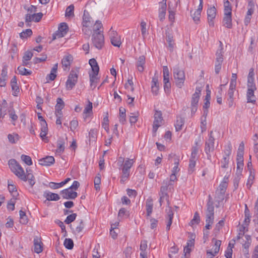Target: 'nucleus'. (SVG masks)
I'll list each match as a JSON object with an SVG mask.
<instances>
[{"label": "nucleus", "mask_w": 258, "mask_h": 258, "mask_svg": "<svg viewBox=\"0 0 258 258\" xmlns=\"http://www.w3.org/2000/svg\"><path fill=\"white\" fill-rule=\"evenodd\" d=\"M220 48L218 49L217 52H216V60H218V59H223V47H222V43L221 41H220Z\"/></svg>", "instance_id": "46"}, {"label": "nucleus", "mask_w": 258, "mask_h": 258, "mask_svg": "<svg viewBox=\"0 0 258 258\" xmlns=\"http://www.w3.org/2000/svg\"><path fill=\"white\" fill-rule=\"evenodd\" d=\"M102 27V24L99 21H96L93 28V32H101L102 33L103 31L100 30Z\"/></svg>", "instance_id": "48"}, {"label": "nucleus", "mask_w": 258, "mask_h": 258, "mask_svg": "<svg viewBox=\"0 0 258 258\" xmlns=\"http://www.w3.org/2000/svg\"><path fill=\"white\" fill-rule=\"evenodd\" d=\"M74 6L73 5H71L67 7L66 11V16L71 17L74 16Z\"/></svg>", "instance_id": "43"}, {"label": "nucleus", "mask_w": 258, "mask_h": 258, "mask_svg": "<svg viewBox=\"0 0 258 258\" xmlns=\"http://www.w3.org/2000/svg\"><path fill=\"white\" fill-rule=\"evenodd\" d=\"M78 126L77 120L73 119L70 122V128L72 131H74Z\"/></svg>", "instance_id": "64"}, {"label": "nucleus", "mask_w": 258, "mask_h": 258, "mask_svg": "<svg viewBox=\"0 0 258 258\" xmlns=\"http://www.w3.org/2000/svg\"><path fill=\"white\" fill-rule=\"evenodd\" d=\"M73 57L72 55L69 54L63 56L61 60V64L63 70H65L67 69H70L71 64L73 61Z\"/></svg>", "instance_id": "21"}, {"label": "nucleus", "mask_w": 258, "mask_h": 258, "mask_svg": "<svg viewBox=\"0 0 258 258\" xmlns=\"http://www.w3.org/2000/svg\"><path fill=\"white\" fill-rule=\"evenodd\" d=\"M227 187V183H226V182H222L220 184L219 188L216 191V194L217 196V198H218L219 202L223 200Z\"/></svg>", "instance_id": "13"}, {"label": "nucleus", "mask_w": 258, "mask_h": 258, "mask_svg": "<svg viewBox=\"0 0 258 258\" xmlns=\"http://www.w3.org/2000/svg\"><path fill=\"white\" fill-rule=\"evenodd\" d=\"M254 69L252 68L249 70L247 77V87H256L254 83Z\"/></svg>", "instance_id": "27"}, {"label": "nucleus", "mask_w": 258, "mask_h": 258, "mask_svg": "<svg viewBox=\"0 0 258 258\" xmlns=\"http://www.w3.org/2000/svg\"><path fill=\"white\" fill-rule=\"evenodd\" d=\"M55 160L52 156H46L39 160V163L42 166H50L54 163Z\"/></svg>", "instance_id": "22"}, {"label": "nucleus", "mask_w": 258, "mask_h": 258, "mask_svg": "<svg viewBox=\"0 0 258 258\" xmlns=\"http://www.w3.org/2000/svg\"><path fill=\"white\" fill-rule=\"evenodd\" d=\"M229 160V156H223L222 160L221 161V167L223 168H226L228 166Z\"/></svg>", "instance_id": "51"}, {"label": "nucleus", "mask_w": 258, "mask_h": 258, "mask_svg": "<svg viewBox=\"0 0 258 258\" xmlns=\"http://www.w3.org/2000/svg\"><path fill=\"white\" fill-rule=\"evenodd\" d=\"M33 56V54L31 51H27L25 52L23 56V59H25V60L29 61L32 58Z\"/></svg>", "instance_id": "60"}, {"label": "nucleus", "mask_w": 258, "mask_h": 258, "mask_svg": "<svg viewBox=\"0 0 258 258\" xmlns=\"http://www.w3.org/2000/svg\"><path fill=\"white\" fill-rule=\"evenodd\" d=\"M8 138L11 143L15 144L19 140L20 137L17 134H9Z\"/></svg>", "instance_id": "35"}, {"label": "nucleus", "mask_w": 258, "mask_h": 258, "mask_svg": "<svg viewBox=\"0 0 258 258\" xmlns=\"http://www.w3.org/2000/svg\"><path fill=\"white\" fill-rule=\"evenodd\" d=\"M153 206V200L151 198L148 199L146 203L147 216L148 217L150 216L152 213Z\"/></svg>", "instance_id": "31"}, {"label": "nucleus", "mask_w": 258, "mask_h": 258, "mask_svg": "<svg viewBox=\"0 0 258 258\" xmlns=\"http://www.w3.org/2000/svg\"><path fill=\"white\" fill-rule=\"evenodd\" d=\"M202 89L196 87L195 92L192 94L191 100V113L194 115L197 110L198 105Z\"/></svg>", "instance_id": "8"}, {"label": "nucleus", "mask_w": 258, "mask_h": 258, "mask_svg": "<svg viewBox=\"0 0 258 258\" xmlns=\"http://www.w3.org/2000/svg\"><path fill=\"white\" fill-rule=\"evenodd\" d=\"M27 180H28L29 183L31 186H33L35 183V179L32 173H28L26 175Z\"/></svg>", "instance_id": "49"}, {"label": "nucleus", "mask_w": 258, "mask_h": 258, "mask_svg": "<svg viewBox=\"0 0 258 258\" xmlns=\"http://www.w3.org/2000/svg\"><path fill=\"white\" fill-rule=\"evenodd\" d=\"M209 200L207 204L206 222V223L213 224L214 219V207L213 206V203L211 201V197L210 195H209Z\"/></svg>", "instance_id": "7"}, {"label": "nucleus", "mask_w": 258, "mask_h": 258, "mask_svg": "<svg viewBox=\"0 0 258 258\" xmlns=\"http://www.w3.org/2000/svg\"><path fill=\"white\" fill-rule=\"evenodd\" d=\"M67 140V137H59L57 141V149L56 152L58 154H61L65 149V143Z\"/></svg>", "instance_id": "19"}, {"label": "nucleus", "mask_w": 258, "mask_h": 258, "mask_svg": "<svg viewBox=\"0 0 258 258\" xmlns=\"http://www.w3.org/2000/svg\"><path fill=\"white\" fill-rule=\"evenodd\" d=\"M79 69L78 68L72 69L68 76L66 82V88L67 90H72L77 83Z\"/></svg>", "instance_id": "5"}, {"label": "nucleus", "mask_w": 258, "mask_h": 258, "mask_svg": "<svg viewBox=\"0 0 258 258\" xmlns=\"http://www.w3.org/2000/svg\"><path fill=\"white\" fill-rule=\"evenodd\" d=\"M232 152V145L230 142L225 146V149L224 151V156H229Z\"/></svg>", "instance_id": "41"}, {"label": "nucleus", "mask_w": 258, "mask_h": 258, "mask_svg": "<svg viewBox=\"0 0 258 258\" xmlns=\"http://www.w3.org/2000/svg\"><path fill=\"white\" fill-rule=\"evenodd\" d=\"M198 153V148L197 147H194L192 148L190 159H198L197 154Z\"/></svg>", "instance_id": "62"}, {"label": "nucleus", "mask_w": 258, "mask_h": 258, "mask_svg": "<svg viewBox=\"0 0 258 258\" xmlns=\"http://www.w3.org/2000/svg\"><path fill=\"white\" fill-rule=\"evenodd\" d=\"M84 227V224L83 221L81 220L78 224V225L76 226L75 230H74V232L75 234H79L81 233Z\"/></svg>", "instance_id": "38"}, {"label": "nucleus", "mask_w": 258, "mask_h": 258, "mask_svg": "<svg viewBox=\"0 0 258 258\" xmlns=\"http://www.w3.org/2000/svg\"><path fill=\"white\" fill-rule=\"evenodd\" d=\"M223 61V59H218V60H216L215 71L216 74H218L219 73L221 69V64Z\"/></svg>", "instance_id": "45"}, {"label": "nucleus", "mask_w": 258, "mask_h": 258, "mask_svg": "<svg viewBox=\"0 0 258 258\" xmlns=\"http://www.w3.org/2000/svg\"><path fill=\"white\" fill-rule=\"evenodd\" d=\"M254 179V175L250 171V174L248 177V179L247 180V183H246V186L248 189H250V187L251 186L252 184H253V180Z\"/></svg>", "instance_id": "52"}, {"label": "nucleus", "mask_w": 258, "mask_h": 258, "mask_svg": "<svg viewBox=\"0 0 258 258\" xmlns=\"http://www.w3.org/2000/svg\"><path fill=\"white\" fill-rule=\"evenodd\" d=\"M159 18L160 21H163L166 15L167 5L164 3H159Z\"/></svg>", "instance_id": "26"}, {"label": "nucleus", "mask_w": 258, "mask_h": 258, "mask_svg": "<svg viewBox=\"0 0 258 258\" xmlns=\"http://www.w3.org/2000/svg\"><path fill=\"white\" fill-rule=\"evenodd\" d=\"M135 161L133 159L124 158L120 156L118 158L117 165L121 171L120 177V182L124 184L125 182L129 179L130 176L131 169L133 166Z\"/></svg>", "instance_id": "1"}, {"label": "nucleus", "mask_w": 258, "mask_h": 258, "mask_svg": "<svg viewBox=\"0 0 258 258\" xmlns=\"http://www.w3.org/2000/svg\"><path fill=\"white\" fill-rule=\"evenodd\" d=\"M125 109L123 107L119 108V121L122 124H124L126 122Z\"/></svg>", "instance_id": "33"}, {"label": "nucleus", "mask_w": 258, "mask_h": 258, "mask_svg": "<svg viewBox=\"0 0 258 258\" xmlns=\"http://www.w3.org/2000/svg\"><path fill=\"white\" fill-rule=\"evenodd\" d=\"M212 242L214 243L213 247L211 249L207 250L206 254L208 258H213L217 255L220 250V247L221 244V241L217 240L213 238Z\"/></svg>", "instance_id": "9"}, {"label": "nucleus", "mask_w": 258, "mask_h": 258, "mask_svg": "<svg viewBox=\"0 0 258 258\" xmlns=\"http://www.w3.org/2000/svg\"><path fill=\"white\" fill-rule=\"evenodd\" d=\"M115 230H118L117 228H116V227H113L112 225H111V229L110 230V234L113 239H115L117 237V232Z\"/></svg>", "instance_id": "57"}, {"label": "nucleus", "mask_w": 258, "mask_h": 258, "mask_svg": "<svg viewBox=\"0 0 258 258\" xmlns=\"http://www.w3.org/2000/svg\"><path fill=\"white\" fill-rule=\"evenodd\" d=\"M64 246L68 249H72L74 247V242L72 239L66 238L64 240Z\"/></svg>", "instance_id": "39"}, {"label": "nucleus", "mask_w": 258, "mask_h": 258, "mask_svg": "<svg viewBox=\"0 0 258 258\" xmlns=\"http://www.w3.org/2000/svg\"><path fill=\"white\" fill-rule=\"evenodd\" d=\"M8 189L13 197H17L18 195L16 187L14 185L8 184Z\"/></svg>", "instance_id": "50"}, {"label": "nucleus", "mask_w": 258, "mask_h": 258, "mask_svg": "<svg viewBox=\"0 0 258 258\" xmlns=\"http://www.w3.org/2000/svg\"><path fill=\"white\" fill-rule=\"evenodd\" d=\"M191 13V16L193 20L195 21V22L197 24H198L200 20V17H201V13L200 12H199L197 11H195L194 14H192V11H190Z\"/></svg>", "instance_id": "42"}, {"label": "nucleus", "mask_w": 258, "mask_h": 258, "mask_svg": "<svg viewBox=\"0 0 258 258\" xmlns=\"http://www.w3.org/2000/svg\"><path fill=\"white\" fill-rule=\"evenodd\" d=\"M77 217V214L76 213H73L67 216V218L64 220V222L67 224H70L72 222H73Z\"/></svg>", "instance_id": "53"}, {"label": "nucleus", "mask_w": 258, "mask_h": 258, "mask_svg": "<svg viewBox=\"0 0 258 258\" xmlns=\"http://www.w3.org/2000/svg\"><path fill=\"white\" fill-rule=\"evenodd\" d=\"M56 77V74L55 72H52L51 71L49 74H48L46 77V82H49L50 81H53Z\"/></svg>", "instance_id": "58"}, {"label": "nucleus", "mask_w": 258, "mask_h": 258, "mask_svg": "<svg viewBox=\"0 0 258 258\" xmlns=\"http://www.w3.org/2000/svg\"><path fill=\"white\" fill-rule=\"evenodd\" d=\"M173 189V184L169 179L167 178L163 181L162 185L161 186L160 194L165 195H168L167 191Z\"/></svg>", "instance_id": "17"}, {"label": "nucleus", "mask_w": 258, "mask_h": 258, "mask_svg": "<svg viewBox=\"0 0 258 258\" xmlns=\"http://www.w3.org/2000/svg\"><path fill=\"white\" fill-rule=\"evenodd\" d=\"M200 221V217L199 213L196 212L194 216V218L191 220L190 224L192 225L195 224H199Z\"/></svg>", "instance_id": "55"}, {"label": "nucleus", "mask_w": 258, "mask_h": 258, "mask_svg": "<svg viewBox=\"0 0 258 258\" xmlns=\"http://www.w3.org/2000/svg\"><path fill=\"white\" fill-rule=\"evenodd\" d=\"M223 26L227 28H231L232 25V13H224V17L223 20Z\"/></svg>", "instance_id": "24"}, {"label": "nucleus", "mask_w": 258, "mask_h": 258, "mask_svg": "<svg viewBox=\"0 0 258 258\" xmlns=\"http://www.w3.org/2000/svg\"><path fill=\"white\" fill-rule=\"evenodd\" d=\"M49 187L52 189H57L63 186L61 182L60 183L51 182L49 183Z\"/></svg>", "instance_id": "61"}, {"label": "nucleus", "mask_w": 258, "mask_h": 258, "mask_svg": "<svg viewBox=\"0 0 258 258\" xmlns=\"http://www.w3.org/2000/svg\"><path fill=\"white\" fill-rule=\"evenodd\" d=\"M18 71L19 73L21 75L29 76L32 74V72L31 71H28L26 68L21 67H19L18 68Z\"/></svg>", "instance_id": "40"}, {"label": "nucleus", "mask_w": 258, "mask_h": 258, "mask_svg": "<svg viewBox=\"0 0 258 258\" xmlns=\"http://www.w3.org/2000/svg\"><path fill=\"white\" fill-rule=\"evenodd\" d=\"M91 18L90 17L88 12L86 10H84L82 22L83 26H89L91 24Z\"/></svg>", "instance_id": "30"}, {"label": "nucleus", "mask_w": 258, "mask_h": 258, "mask_svg": "<svg viewBox=\"0 0 258 258\" xmlns=\"http://www.w3.org/2000/svg\"><path fill=\"white\" fill-rule=\"evenodd\" d=\"M184 123V118L180 116L177 117L175 127L176 131H179L181 130L182 126Z\"/></svg>", "instance_id": "32"}, {"label": "nucleus", "mask_w": 258, "mask_h": 258, "mask_svg": "<svg viewBox=\"0 0 258 258\" xmlns=\"http://www.w3.org/2000/svg\"><path fill=\"white\" fill-rule=\"evenodd\" d=\"M68 26L66 23H61L58 27V30L52 35V40H54L57 38L63 37L68 32Z\"/></svg>", "instance_id": "10"}, {"label": "nucleus", "mask_w": 258, "mask_h": 258, "mask_svg": "<svg viewBox=\"0 0 258 258\" xmlns=\"http://www.w3.org/2000/svg\"><path fill=\"white\" fill-rule=\"evenodd\" d=\"M173 73L176 86L181 88L184 85L185 79L184 72L176 66L173 68Z\"/></svg>", "instance_id": "4"}, {"label": "nucleus", "mask_w": 258, "mask_h": 258, "mask_svg": "<svg viewBox=\"0 0 258 258\" xmlns=\"http://www.w3.org/2000/svg\"><path fill=\"white\" fill-rule=\"evenodd\" d=\"M21 158L22 160L28 165H31L32 164V161L31 158L29 156L26 155H22Z\"/></svg>", "instance_id": "47"}, {"label": "nucleus", "mask_w": 258, "mask_h": 258, "mask_svg": "<svg viewBox=\"0 0 258 258\" xmlns=\"http://www.w3.org/2000/svg\"><path fill=\"white\" fill-rule=\"evenodd\" d=\"M224 13H232L231 5L228 0H224Z\"/></svg>", "instance_id": "37"}, {"label": "nucleus", "mask_w": 258, "mask_h": 258, "mask_svg": "<svg viewBox=\"0 0 258 258\" xmlns=\"http://www.w3.org/2000/svg\"><path fill=\"white\" fill-rule=\"evenodd\" d=\"M9 165L12 171L21 180L26 181V176L22 166L14 159L9 161Z\"/></svg>", "instance_id": "3"}, {"label": "nucleus", "mask_w": 258, "mask_h": 258, "mask_svg": "<svg viewBox=\"0 0 258 258\" xmlns=\"http://www.w3.org/2000/svg\"><path fill=\"white\" fill-rule=\"evenodd\" d=\"M89 63L91 67L93 74H89V78L90 82V86L94 89L96 87L98 83V78L97 76L99 71V67L98 65L97 61L94 58H91L89 60Z\"/></svg>", "instance_id": "2"}, {"label": "nucleus", "mask_w": 258, "mask_h": 258, "mask_svg": "<svg viewBox=\"0 0 258 258\" xmlns=\"http://www.w3.org/2000/svg\"><path fill=\"white\" fill-rule=\"evenodd\" d=\"M236 87L230 86L227 93V104L229 107H231L234 104V92L235 90Z\"/></svg>", "instance_id": "20"}, {"label": "nucleus", "mask_w": 258, "mask_h": 258, "mask_svg": "<svg viewBox=\"0 0 258 258\" xmlns=\"http://www.w3.org/2000/svg\"><path fill=\"white\" fill-rule=\"evenodd\" d=\"M32 34V31L30 29H27L23 31L20 34V37L21 38H26L28 37L31 36Z\"/></svg>", "instance_id": "44"}, {"label": "nucleus", "mask_w": 258, "mask_h": 258, "mask_svg": "<svg viewBox=\"0 0 258 258\" xmlns=\"http://www.w3.org/2000/svg\"><path fill=\"white\" fill-rule=\"evenodd\" d=\"M197 160V159H189L188 168V173L189 174H192L195 171Z\"/></svg>", "instance_id": "34"}, {"label": "nucleus", "mask_w": 258, "mask_h": 258, "mask_svg": "<svg viewBox=\"0 0 258 258\" xmlns=\"http://www.w3.org/2000/svg\"><path fill=\"white\" fill-rule=\"evenodd\" d=\"M208 21L210 26L213 27L214 23L213 20L216 15V9L215 7H212L207 10Z\"/></svg>", "instance_id": "16"}, {"label": "nucleus", "mask_w": 258, "mask_h": 258, "mask_svg": "<svg viewBox=\"0 0 258 258\" xmlns=\"http://www.w3.org/2000/svg\"><path fill=\"white\" fill-rule=\"evenodd\" d=\"M245 238L246 239V241L243 244L242 246L243 248H249L251 242V237L250 235H245Z\"/></svg>", "instance_id": "54"}, {"label": "nucleus", "mask_w": 258, "mask_h": 258, "mask_svg": "<svg viewBox=\"0 0 258 258\" xmlns=\"http://www.w3.org/2000/svg\"><path fill=\"white\" fill-rule=\"evenodd\" d=\"M92 103L90 101H88V104L85 107L83 113L85 114L84 118H86L88 115L87 114L92 112Z\"/></svg>", "instance_id": "36"}, {"label": "nucleus", "mask_w": 258, "mask_h": 258, "mask_svg": "<svg viewBox=\"0 0 258 258\" xmlns=\"http://www.w3.org/2000/svg\"><path fill=\"white\" fill-rule=\"evenodd\" d=\"M42 245V242L38 237H35L34 239V250L35 252L37 253H39L41 252L43 250Z\"/></svg>", "instance_id": "25"}, {"label": "nucleus", "mask_w": 258, "mask_h": 258, "mask_svg": "<svg viewBox=\"0 0 258 258\" xmlns=\"http://www.w3.org/2000/svg\"><path fill=\"white\" fill-rule=\"evenodd\" d=\"M256 87H247V91L246 93V98L247 103H252L255 104L256 102V98L254 94V91L256 90Z\"/></svg>", "instance_id": "18"}, {"label": "nucleus", "mask_w": 258, "mask_h": 258, "mask_svg": "<svg viewBox=\"0 0 258 258\" xmlns=\"http://www.w3.org/2000/svg\"><path fill=\"white\" fill-rule=\"evenodd\" d=\"M213 131L210 132L209 139L205 143V151L207 154L214 150L215 139L213 136Z\"/></svg>", "instance_id": "11"}, {"label": "nucleus", "mask_w": 258, "mask_h": 258, "mask_svg": "<svg viewBox=\"0 0 258 258\" xmlns=\"http://www.w3.org/2000/svg\"><path fill=\"white\" fill-rule=\"evenodd\" d=\"M111 28L109 31L110 38L111 44L116 47H120L121 44V41L120 36H119L116 31H112Z\"/></svg>", "instance_id": "12"}, {"label": "nucleus", "mask_w": 258, "mask_h": 258, "mask_svg": "<svg viewBox=\"0 0 258 258\" xmlns=\"http://www.w3.org/2000/svg\"><path fill=\"white\" fill-rule=\"evenodd\" d=\"M163 118L161 111H156L154 114V121L153 125V131L155 133L161 125Z\"/></svg>", "instance_id": "14"}, {"label": "nucleus", "mask_w": 258, "mask_h": 258, "mask_svg": "<svg viewBox=\"0 0 258 258\" xmlns=\"http://www.w3.org/2000/svg\"><path fill=\"white\" fill-rule=\"evenodd\" d=\"M93 45L98 49H101L104 45V37L102 33L93 32L92 36Z\"/></svg>", "instance_id": "6"}, {"label": "nucleus", "mask_w": 258, "mask_h": 258, "mask_svg": "<svg viewBox=\"0 0 258 258\" xmlns=\"http://www.w3.org/2000/svg\"><path fill=\"white\" fill-rule=\"evenodd\" d=\"M145 62L146 58L144 55H141L137 59L136 67L139 72H143L144 71Z\"/></svg>", "instance_id": "23"}, {"label": "nucleus", "mask_w": 258, "mask_h": 258, "mask_svg": "<svg viewBox=\"0 0 258 258\" xmlns=\"http://www.w3.org/2000/svg\"><path fill=\"white\" fill-rule=\"evenodd\" d=\"M63 199H75L78 196V194L76 191H73L69 187L64 189L60 191Z\"/></svg>", "instance_id": "15"}, {"label": "nucleus", "mask_w": 258, "mask_h": 258, "mask_svg": "<svg viewBox=\"0 0 258 258\" xmlns=\"http://www.w3.org/2000/svg\"><path fill=\"white\" fill-rule=\"evenodd\" d=\"M56 102L57 103L55 106V108H63L64 107V103L61 98H58L56 100Z\"/></svg>", "instance_id": "59"}, {"label": "nucleus", "mask_w": 258, "mask_h": 258, "mask_svg": "<svg viewBox=\"0 0 258 258\" xmlns=\"http://www.w3.org/2000/svg\"><path fill=\"white\" fill-rule=\"evenodd\" d=\"M44 196L48 201H57L60 199V197L58 194L50 192H44Z\"/></svg>", "instance_id": "29"}, {"label": "nucleus", "mask_w": 258, "mask_h": 258, "mask_svg": "<svg viewBox=\"0 0 258 258\" xmlns=\"http://www.w3.org/2000/svg\"><path fill=\"white\" fill-rule=\"evenodd\" d=\"M90 141H94L97 138V131L95 129H91L89 133Z\"/></svg>", "instance_id": "56"}, {"label": "nucleus", "mask_w": 258, "mask_h": 258, "mask_svg": "<svg viewBox=\"0 0 258 258\" xmlns=\"http://www.w3.org/2000/svg\"><path fill=\"white\" fill-rule=\"evenodd\" d=\"M166 41L168 43V48L170 51L172 52L173 51L175 43L173 40V37L170 35L169 33L166 32Z\"/></svg>", "instance_id": "28"}, {"label": "nucleus", "mask_w": 258, "mask_h": 258, "mask_svg": "<svg viewBox=\"0 0 258 258\" xmlns=\"http://www.w3.org/2000/svg\"><path fill=\"white\" fill-rule=\"evenodd\" d=\"M147 248V241L143 240L141 242L140 249L141 251H146Z\"/></svg>", "instance_id": "63"}]
</instances>
